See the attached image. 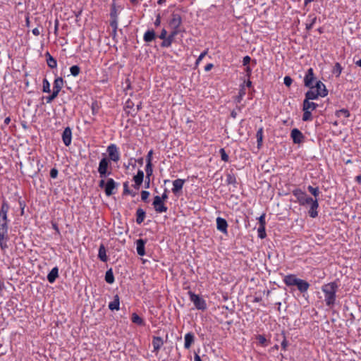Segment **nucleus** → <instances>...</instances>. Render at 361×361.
Wrapping results in <instances>:
<instances>
[{"mask_svg": "<svg viewBox=\"0 0 361 361\" xmlns=\"http://www.w3.org/2000/svg\"><path fill=\"white\" fill-rule=\"evenodd\" d=\"M185 343L184 347L186 349H189L191 346V345L194 342V335L192 333H188L185 335Z\"/></svg>", "mask_w": 361, "mask_h": 361, "instance_id": "nucleus-25", "label": "nucleus"}, {"mask_svg": "<svg viewBox=\"0 0 361 361\" xmlns=\"http://www.w3.org/2000/svg\"><path fill=\"white\" fill-rule=\"evenodd\" d=\"M62 140L63 144L68 147L71 145L72 140V132L71 129L69 127H67L64 129L62 133Z\"/></svg>", "mask_w": 361, "mask_h": 361, "instance_id": "nucleus-11", "label": "nucleus"}, {"mask_svg": "<svg viewBox=\"0 0 361 361\" xmlns=\"http://www.w3.org/2000/svg\"><path fill=\"white\" fill-rule=\"evenodd\" d=\"M219 153L221 154V159L224 161H225V162L228 161V159H229L228 155L226 154V152L224 148L220 149Z\"/></svg>", "mask_w": 361, "mask_h": 361, "instance_id": "nucleus-43", "label": "nucleus"}, {"mask_svg": "<svg viewBox=\"0 0 361 361\" xmlns=\"http://www.w3.org/2000/svg\"><path fill=\"white\" fill-rule=\"evenodd\" d=\"M146 173L147 176L149 178L152 174V163H147L146 164Z\"/></svg>", "mask_w": 361, "mask_h": 361, "instance_id": "nucleus-45", "label": "nucleus"}, {"mask_svg": "<svg viewBox=\"0 0 361 361\" xmlns=\"http://www.w3.org/2000/svg\"><path fill=\"white\" fill-rule=\"evenodd\" d=\"M317 106H318L317 104H316L313 102H310V99H305L303 101L302 110H307V111H310L312 112V111L316 109V108Z\"/></svg>", "mask_w": 361, "mask_h": 361, "instance_id": "nucleus-21", "label": "nucleus"}, {"mask_svg": "<svg viewBox=\"0 0 361 361\" xmlns=\"http://www.w3.org/2000/svg\"><path fill=\"white\" fill-rule=\"evenodd\" d=\"M116 184L113 178H109L105 185V194L106 196H111L114 193V190L116 188Z\"/></svg>", "mask_w": 361, "mask_h": 361, "instance_id": "nucleus-10", "label": "nucleus"}, {"mask_svg": "<svg viewBox=\"0 0 361 361\" xmlns=\"http://www.w3.org/2000/svg\"><path fill=\"white\" fill-rule=\"evenodd\" d=\"M145 241L142 239H138L136 241V250L137 252L140 256H144L145 255Z\"/></svg>", "mask_w": 361, "mask_h": 361, "instance_id": "nucleus-20", "label": "nucleus"}, {"mask_svg": "<svg viewBox=\"0 0 361 361\" xmlns=\"http://www.w3.org/2000/svg\"><path fill=\"white\" fill-rule=\"evenodd\" d=\"M310 90H308L305 94V99L310 100H314L320 97L319 94L317 91L315 90L314 86L309 87Z\"/></svg>", "mask_w": 361, "mask_h": 361, "instance_id": "nucleus-19", "label": "nucleus"}, {"mask_svg": "<svg viewBox=\"0 0 361 361\" xmlns=\"http://www.w3.org/2000/svg\"><path fill=\"white\" fill-rule=\"evenodd\" d=\"M98 257L99 258V259L101 261H102L104 262H106L108 259L107 255H106V251L105 247L103 244H102L99 246Z\"/></svg>", "mask_w": 361, "mask_h": 361, "instance_id": "nucleus-27", "label": "nucleus"}, {"mask_svg": "<svg viewBox=\"0 0 361 361\" xmlns=\"http://www.w3.org/2000/svg\"><path fill=\"white\" fill-rule=\"evenodd\" d=\"M293 195L297 198L298 202L300 205L305 206L309 204L312 200L311 197L308 196L305 192L300 189H295L293 191Z\"/></svg>", "mask_w": 361, "mask_h": 361, "instance_id": "nucleus-4", "label": "nucleus"}, {"mask_svg": "<svg viewBox=\"0 0 361 361\" xmlns=\"http://www.w3.org/2000/svg\"><path fill=\"white\" fill-rule=\"evenodd\" d=\"M58 173H59L58 170L55 168L51 169L50 171V176L52 178H57Z\"/></svg>", "mask_w": 361, "mask_h": 361, "instance_id": "nucleus-51", "label": "nucleus"}, {"mask_svg": "<svg viewBox=\"0 0 361 361\" xmlns=\"http://www.w3.org/2000/svg\"><path fill=\"white\" fill-rule=\"evenodd\" d=\"M314 87L315 88V90L318 92L320 97H324L327 95L328 91L326 88V86L321 81H317Z\"/></svg>", "mask_w": 361, "mask_h": 361, "instance_id": "nucleus-17", "label": "nucleus"}, {"mask_svg": "<svg viewBox=\"0 0 361 361\" xmlns=\"http://www.w3.org/2000/svg\"><path fill=\"white\" fill-rule=\"evenodd\" d=\"M111 18H117V13L115 7H113L110 13Z\"/></svg>", "mask_w": 361, "mask_h": 361, "instance_id": "nucleus-57", "label": "nucleus"}, {"mask_svg": "<svg viewBox=\"0 0 361 361\" xmlns=\"http://www.w3.org/2000/svg\"><path fill=\"white\" fill-rule=\"evenodd\" d=\"M206 54H207L206 51L201 53V54L199 56V57L197 58V59L196 61V64H198Z\"/></svg>", "mask_w": 361, "mask_h": 361, "instance_id": "nucleus-59", "label": "nucleus"}, {"mask_svg": "<svg viewBox=\"0 0 361 361\" xmlns=\"http://www.w3.org/2000/svg\"><path fill=\"white\" fill-rule=\"evenodd\" d=\"M296 286L301 293H304L309 289L310 284L307 281L300 279Z\"/></svg>", "mask_w": 361, "mask_h": 361, "instance_id": "nucleus-23", "label": "nucleus"}, {"mask_svg": "<svg viewBox=\"0 0 361 361\" xmlns=\"http://www.w3.org/2000/svg\"><path fill=\"white\" fill-rule=\"evenodd\" d=\"M149 192L147 190H142L141 192V200L144 202H147L149 197Z\"/></svg>", "mask_w": 361, "mask_h": 361, "instance_id": "nucleus-46", "label": "nucleus"}, {"mask_svg": "<svg viewBox=\"0 0 361 361\" xmlns=\"http://www.w3.org/2000/svg\"><path fill=\"white\" fill-rule=\"evenodd\" d=\"M336 116L337 117L343 116L345 118H348L350 116V112L346 109H342L336 111Z\"/></svg>", "mask_w": 361, "mask_h": 361, "instance_id": "nucleus-37", "label": "nucleus"}, {"mask_svg": "<svg viewBox=\"0 0 361 361\" xmlns=\"http://www.w3.org/2000/svg\"><path fill=\"white\" fill-rule=\"evenodd\" d=\"M303 111V115H302V121H312V112L307 110H302Z\"/></svg>", "mask_w": 361, "mask_h": 361, "instance_id": "nucleus-39", "label": "nucleus"}, {"mask_svg": "<svg viewBox=\"0 0 361 361\" xmlns=\"http://www.w3.org/2000/svg\"><path fill=\"white\" fill-rule=\"evenodd\" d=\"M131 320L134 324L139 326H143L145 325L144 320L136 313L132 314Z\"/></svg>", "mask_w": 361, "mask_h": 361, "instance_id": "nucleus-29", "label": "nucleus"}, {"mask_svg": "<svg viewBox=\"0 0 361 361\" xmlns=\"http://www.w3.org/2000/svg\"><path fill=\"white\" fill-rule=\"evenodd\" d=\"M181 23L182 19L180 15L177 13H173L168 25V28L170 30L171 32L168 39V42L169 44L171 43L176 42L173 40V37H175L176 35H177L181 31Z\"/></svg>", "mask_w": 361, "mask_h": 361, "instance_id": "nucleus-2", "label": "nucleus"}, {"mask_svg": "<svg viewBox=\"0 0 361 361\" xmlns=\"http://www.w3.org/2000/svg\"><path fill=\"white\" fill-rule=\"evenodd\" d=\"M227 182H228V184L235 183V178L233 176H232L231 174H228L227 176Z\"/></svg>", "mask_w": 361, "mask_h": 361, "instance_id": "nucleus-54", "label": "nucleus"}, {"mask_svg": "<svg viewBox=\"0 0 361 361\" xmlns=\"http://www.w3.org/2000/svg\"><path fill=\"white\" fill-rule=\"evenodd\" d=\"M250 57L249 56H246L243 58V63L244 66H247L249 63L250 62Z\"/></svg>", "mask_w": 361, "mask_h": 361, "instance_id": "nucleus-56", "label": "nucleus"}, {"mask_svg": "<svg viewBox=\"0 0 361 361\" xmlns=\"http://www.w3.org/2000/svg\"><path fill=\"white\" fill-rule=\"evenodd\" d=\"M58 94H57L53 91L52 94L46 98L47 102V103L51 102L58 96Z\"/></svg>", "mask_w": 361, "mask_h": 361, "instance_id": "nucleus-49", "label": "nucleus"}, {"mask_svg": "<svg viewBox=\"0 0 361 361\" xmlns=\"http://www.w3.org/2000/svg\"><path fill=\"white\" fill-rule=\"evenodd\" d=\"M110 25L112 27L114 32H116L118 25L117 18H111Z\"/></svg>", "mask_w": 361, "mask_h": 361, "instance_id": "nucleus-50", "label": "nucleus"}, {"mask_svg": "<svg viewBox=\"0 0 361 361\" xmlns=\"http://www.w3.org/2000/svg\"><path fill=\"white\" fill-rule=\"evenodd\" d=\"M161 198L162 201H164V202H165L167 200L168 195H167L166 190L162 194V195L161 196Z\"/></svg>", "mask_w": 361, "mask_h": 361, "instance_id": "nucleus-60", "label": "nucleus"}, {"mask_svg": "<svg viewBox=\"0 0 361 361\" xmlns=\"http://www.w3.org/2000/svg\"><path fill=\"white\" fill-rule=\"evenodd\" d=\"M155 37V32L153 30H148L144 35V39L147 42H152Z\"/></svg>", "mask_w": 361, "mask_h": 361, "instance_id": "nucleus-33", "label": "nucleus"}, {"mask_svg": "<svg viewBox=\"0 0 361 361\" xmlns=\"http://www.w3.org/2000/svg\"><path fill=\"white\" fill-rule=\"evenodd\" d=\"M166 34H167V31H166V30H164H164L161 31V35H160L159 37H160L161 39H164V38L166 37Z\"/></svg>", "mask_w": 361, "mask_h": 361, "instance_id": "nucleus-61", "label": "nucleus"}, {"mask_svg": "<svg viewBox=\"0 0 361 361\" xmlns=\"http://www.w3.org/2000/svg\"><path fill=\"white\" fill-rule=\"evenodd\" d=\"M144 178V172L138 170L137 174L133 177V180L137 185H142Z\"/></svg>", "mask_w": 361, "mask_h": 361, "instance_id": "nucleus-30", "label": "nucleus"}, {"mask_svg": "<svg viewBox=\"0 0 361 361\" xmlns=\"http://www.w3.org/2000/svg\"><path fill=\"white\" fill-rule=\"evenodd\" d=\"M213 68L212 63H208L205 67L204 70L205 71H209Z\"/></svg>", "mask_w": 361, "mask_h": 361, "instance_id": "nucleus-63", "label": "nucleus"}, {"mask_svg": "<svg viewBox=\"0 0 361 361\" xmlns=\"http://www.w3.org/2000/svg\"><path fill=\"white\" fill-rule=\"evenodd\" d=\"M342 70L343 68L341 64L339 63H336L334 66L332 72L336 77H339L341 74Z\"/></svg>", "mask_w": 361, "mask_h": 361, "instance_id": "nucleus-36", "label": "nucleus"}, {"mask_svg": "<svg viewBox=\"0 0 361 361\" xmlns=\"http://www.w3.org/2000/svg\"><path fill=\"white\" fill-rule=\"evenodd\" d=\"M293 82V80L291 79L290 77L289 76H286L284 78V84L287 86V87H289L290 86V85L292 84Z\"/></svg>", "mask_w": 361, "mask_h": 361, "instance_id": "nucleus-52", "label": "nucleus"}, {"mask_svg": "<svg viewBox=\"0 0 361 361\" xmlns=\"http://www.w3.org/2000/svg\"><path fill=\"white\" fill-rule=\"evenodd\" d=\"M251 71H251L250 67L247 66V67H246V68H245V72H246V75H247L248 78H250V76Z\"/></svg>", "mask_w": 361, "mask_h": 361, "instance_id": "nucleus-62", "label": "nucleus"}, {"mask_svg": "<svg viewBox=\"0 0 361 361\" xmlns=\"http://www.w3.org/2000/svg\"><path fill=\"white\" fill-rule=\"evenodd\" d=\"M257 145L259 147L262 144L263 140V128H260L258 129L256 133Z\"/></svg>", "mask_w": 361, "mask_h": 361, "instance_id": "nucleus-34", "label": "nucleus"}, {"mask_svg": "<svg viewBox=\"0 0 361 361\" xmlns=\"http://www.w3.org/2000/svg\"><path fill=\"white\" fill-rule=\"evenodd\" d=\"M265 216H266V214L264 213V214H262V215L258 218V221H259V226H265V225H266Z\"/></svg>", "mask_w": 361, "mask_h": 361, "instance_id": "nucleus-48", "label": "nucleus"}, {"mask_svg": "<svg viewBox=\"0 0 361 361\" xmlns=\"http://www.w3.org/2000/svg\"><path fill=\"white\" fill-rule=\"evenodd\" d=\"M290 137L295 144H300L304 141L303 134L297 128L291 130Z\"/></svg>", "mask_w": 361, "mask_h": 361, "instance_id": "nucleus-9", "label": "nucleus"}, {"mask_svg": "<svg viewBox=\"0 0 361 361\" xmlns=\"http://www.w3.org/2000/svg\"><path fill=\"white\" fill-rule=\"evenodd\" d=\"M119 298L118 295L115 296L114 300L111 302L109 305V308L111 310H119Z\"/></svg>", "mask_w": 361, "mask_h": 361, "instance_id": "nucleus-31", "label": "nucleus"}, {"mask_svg": "<svg viewBox=\"0 0 361 361\" xmlns=\"http://www.w3.org/2000/svg\"><path fill=\"white\" fill-rule=\"evenodd\" d=\"M153 151L150 150L147 155V163H152V157Z\"/></svg>", "mask_w": 361, "mask_h": 361, "instance_id": "nucleus-58", "label": "nucleus"}, {"mask_svg": "<svg viewBox=\"0 0 361 361\" xmlns=\"http://www.w3.org/2000/svg\"><path fill=\"white\" fill-rule=\"evenodd\" d=\"M123 194L124 195H131L133 197L135 196V192H132L128 188V183L125 182L123 183Z\"/></svg>", "mask_w": 361, "mask_h": 361, "instance_id": "nucleus-42", "label": "nucleus"}, {"mask_svg": "<svg viewBox=\"0 0 361 361\" xmlns=\"http://www.w3.org/2000/svg\"><path fill=\"white\" fill-rule=\"evenodd\" d=\"M257 338L258 341L259 342V343L262 345H264L267 341V339L262 335H258Z\"/></svg>", "mask_w": 361, "mask_h": 361, "instance_id": "nucleus-53", "label": "nucleus"}, {"mask_svg": "<svg viewBox=\"0 0 361 361\" xmlns=\"http://www.w3.org/2000/svg\"><path fill=\"white\" fill-rule=\"evenodd\" d=\"M164 343V342L162 338L159 336H154L152 339L153 352H155L157 354Z\"/></svg>", "mask_w": 361, "mask_h": 361, "instance_id": "nucleus-15", "label": "nucleus"}, {"mask_svg": "<svg viewBox=\"0 0 361 361\" xmlns=\"http://www.w3.org/2000/svg\"><path fill=\"white\" fill-rule=\"evenodd\" d=\"M8 211L9 205L6 201H4L0 209V231L8 232V220L7 217V214Z\"/></svg>", "mask_w": 361, "mask_h": 361, "instance_id": "nucleus-3", "label": "nucleus"}, {"mask_svg": "<svg viewBox=\"0 0 361 361\" xmlns=\"http://www.w3.org/2000/svg\"><path fill=\"white\" fill-rule=\"evenodd\" d=\"M63 85V80L62 78H57L54 82L53 91L59 94Z\"/></svg>", "mask_w": 361, "mask_h": 361, "instance_id": "nucleus-24", "label": "nucleus"}, {"mask_svg": "<svg viewBox=\"0 0 361 361\" xmlns=\"http://www.w3.org/2000/svg\"><path fill=\"white\" fill-rule=\"evenodd\" d=\"M188 295L190 301L193 302L197 310H205L207 309L206 301L202 298L192 291H189Z\"/></svg>", "mask_w": 361, "mask_h": 361, "instance_id": "nucleus-5", "label": "nucleus"}, {"mask_svg": "<svg viewBox=\"0 0 361 361\" xmlns=\"http://www.w3.org/2000/svg\"><path fill=\"white\" fill-rule=\"evenodd\" d=\"M59 276V269L58 267H54L47 275V280L49 283H52L55 281L56 278Z\"/></svg>", "mask_w": 361, "mask_h": 361, "instance_id": "nucleus-22", "label": "nucleus"}, {"mask_svg": "<svg viewBox=\"0 0 361 361\" xmlns=\"http://www.w3.org/2000/svg\"><path fill=\"white\" fill-rule=\"evenodd\" d=\"M109 161L107 158H102L99 164L98 172L99 173V176L102 178H106L108 175L111 173V171H109Z\"/></svg>", "mask_w": 361, "mask_h": 361, "instance_id": "nucleus-6", "label": "nucleus"}, {"mask_svg": "<svg viewBox=\"0 0 361 361\" xmlns=\"http://www.w3.org/2000/svg\"><path fill=\"white\" fill-rule=\"evenodd\" d=\"M70 72L73 76L76 77L80 74V68L78 66L75 65L70 68Z\"/></svg>", "mask_w": 361, "mask_h": 361, "instance_id": "nucleus-38", "label": "nucleus"}, {"mask_svg": "<svg viewBox=\"0 0 361 361\" xmlns=\"http://www.w3.org/2000/svg\"><path fill=\"white\" fill-rule=\"evenodd\" d=\"M310 208L309 209V214L312 218H316L318 216L317 209L319 207V203L317 198L312 200L310 204Z\"/></svg>", "mask_w": 361, "mask_h": 361, "instance_id": "nucleus-16", "label": "nucleus"}, {"mask_svg": "<svg viewBox=\"0 0 361 361\" xmlns=\"http://www.w3.org/2000/svg\"><path fill=\"white\" fill-rule=\"evenodd\" d=\"M314 80V76L313 73V69L312 68H309L306 73L304 82L305 86L307 87H311L313 85V82Z\"/></svg>", "mask_w": 361, "mask_h": 361, "instance_id": "nucleus-14", "label": "nucleus"}, {"mask_svg": "<svg viewBox=\"0 0 361 361\" xmlns=\"http://www.w3.org/2000/svg\"><path fill=\"white\" fill-rule=\"evenodd\" d=\"M47 63L49 68H55L57 66L56 60L49 52L46 53Z\"/></svg>", "mask_w": 361, "mask_h": 361, "instance_id": "nucleus-28", "label": "nucleus"}, {"mask_svg": "<svg viewBox=\"0 0 361 361\" xmlns=\"http://www.w3.org/2000/svg\"><path fill=\"white\" fill-rule=\"evenodd\" d=\"M258 236L261 239H264L266 237L265 226H259L257 228Z\"/></svg>", "mask_w": 361, "mask_h": 361, "instance_id": "nucleus-40", "label": "nucleus"}, {"mask_svg": "<svg viewBox=\"0 0 361 361\" xmlns=\"http://www.w3.org/2000/svg\"><path fill=\"white\" fill-rule=\"evenodd\" d=\"M184 183H185V180H183V179L178 178V179L173 180L172 192L174 194H176L178 192H180L182 190Z\"/></svg>", "mask_w": 361, "mask_h": 361, "instance_id": "nucleus-18", "label": "nucleus"}, {"mask_svg": "<svg viewBox=\"0 0 361 361\" xmlns=\"http://www.w3.org/2000/svg\"><path fill=\"white\" fill-rule=\"evenodd\" d=\"M316 19H317V18H316V17H313V18H312L311 23H310V24H307V25H306V28H307V30H310V29L312 27V26H313L314 23H315V21H316Z\"/></svg>", "mask_w": 361, "mask_h": 361, "instance_id": "nucleus-55", "label": "nucleus"}, {"mask_svg": "<svg viewBox=\"0 0 361 361\" xmlns=\"http://www.w3.org/2000/svg\"><path fill=\"white\" fill-rule=\"evenodd\" d=\"M299 279L294 274H288L283 278V282L287 286H296Z\"/></svg>", "mask_w": 361, "mask_h": 361, "instance_id": "nucleus-13", "label": "nucleus"}, {"mask_svg": "<svg viewBox=\"0 0 361 361\" xmlns=\"http://www.w3.org/2000/svg\"><path fill=\"white\" fill-rule=\"evenodd\" d=\"M152 205L154 206V210L157 213L166 212L168 209L167 207L165 205L164 202L162 201L161 197L158 195L154 197Z\"/></svg>", "mask_w": 361, "mask_h": 361, "instance_id": "nucleus-7", "label": "nucleus"}, {"mask_svg": "<svg viewBox=\"0 0 361 361\" xmlns=\"http://www.w3.org/2000/svg\"><path fill=\"white\" fill-rule=\"evenodd\" d=\"M8 232L0 231V247L2 250L7 247L6 245V235Z\"/></svg>", "mask_w": 361, "mask_h": 361, "instance_id": "nucleus-32", "label": "nucleus"}, {"mask_svg": "<svg viewBox=\"0 0 361 361\" xmlns=\"http://www.w3.org/2000/svg\"><path fill=\"white\" fill-rule=\"evenodd\" d=\"M309 192L314 195L316 198L319 195V190L318 188H314L311 185H309L307 188Z\"/></svg>", "mask_w": 361, "mask_h": 361, "instance_id": "nucleus-41", "label": "nucleus"}, {"mask_svg": "<svg viewBox=\"0 0 361 361\" xmlns=\"http://www.w3.org/2000/svg\"><path fill=\"white\" fill-rule=\"evenodd\" d=\"M105 281L106 283L111 284L114 281V276L111 269L108 270L105 274Z\"/></svg>", "mask_w": 361, "mask_h": 361, "instance_id": "nucleus-35", "label": "nucleus"}, {"mask_svg": "<svg viewBox=\"0 0 361 361\" xmlns=\"http://www.w3.org/2000/svg\"><path fill=\"white\" fill-rule=\"evenodd\" d=\"M146 213L145 212L141 209L138 208L136 211V222L138 224H142L145 218Z\"/></svg>", "mask_w": 361, "mask_h": 361, "instance_id": "nucleus-26", "label": "nucleus"}, {"mask_svg": "<svg viewBox=\"0 0 361 361\" xmlns=\"http://www.w3.org/2000/svg\"><path fill=\"white\" fill-rule=\"evenodd\" d=\"M107 152L109 154V159L117 162L120 159V154L117 146L115 144H111L107 147Z\"/></svg>", "mask_w": 361, "mask_h": 361, "instance_id": "nucleus-8", "label": "nucleus"}, {"mask_svg": "<svg viewBox=\"0 0 361 361\" xmlns=\"http://www.w3.org/2000/svg\"><path fill=\"white\" fill-rule=\"evenodd\" d=\"M216 228L219 231H221L224 234H227L228 223L226 221V219H224L221 217H217L216 218Z\"/></svg>", "mask_w": 361, "mask_h": 361, "instance_id": "nucleus-12", "label": "nucleus"}, {"mask_svg": "<svg viewBox=\"0 0 361 361\" xmlns=\"http://www.w3.org/2000/svg\"><path fill=\"white\" fill-rule=\"evenodd\" d=\"M32 33L35 35L37 36V35H39L40 34V30H39V28L36 27V28L32 30Z\"/></svg>", "mask_w": 361, "mask_h": 361, "instance_id": "nucleus-64", "label": "nucleus"}, {"mask_svg": "<svg viewBox=\"0 0 361 361\" xmlns=\"http://www.w3.org/2000/svg\"><path fill=\"white\" fill-rule=\"evenodd\" d=\"M246 94L245 89V85L242 84L240 85V88L239 90V95L238 97L240 99H241Z\"/></svg>", "mask_w": 361, "mask_h": 361, "instance_id": "nucleus-47", "label": "nucleus"}, {"mask_svg": "<svg viewBox=\"0 0 361 361\" xmlns=\"http://www.w3.org/2000/svg\"><path fill=\"white\" fill-rule=\"evenodd\" d=\"M338 286L336 282L324 284L322 290L324 294V301L327 306H331L335 303Z\"/></svg>", "mask_w": 361, "mask_h": 361, "instance_id": "nucleus-1", "label": "nucleus"}, {"mask_svg": "<svg viewBox=\"0 0 361 361\" xmlns=\"http://www.w3.org/2000/svg\"><path fill=\"white\" fill-rule=\"evenodd\" d=\"M43 92H50V85L49 81L47 79L43 80Z\"/></svg>", "mask_w": 361, "mask_h": 361, "instance_id": "nucleus-44", "label": "nucleus"}]
</instances>
